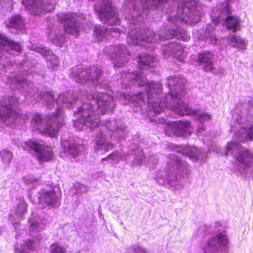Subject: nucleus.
Here are the masks:
<instances>
[{
    "instance_id": "f704fd0d",
    "label": "nucleus",
    "mask_w": 253,
    "mask_h": 253,
    "mask_svg": "<svg viewBox=\"0 0 253 253\" xmlns=\"http://www.w3.org/2000/svg\"><path fill=\"white\" fill-rule=\"evenodd\" d=\"M1 160L5 165H8L12 160V154L11 152L6 149H4L0 151Z\"/></svg>"
},
{
    "instance_id": "ddd939ff",
    "label": "nucleus",
    "mask_w": 253,
    "mask_h": 253,
    "mask_svg": "<svg viewBox=\"0 0 253 253\" xmlns=\"http://www.w3.org/2000/svg\"><path fill=\"white\" fill-rule=\"evenodd\" d=\"M21 46L17 42L9 41L3 34H0V63H4V66L10 65L11 60L7 55H15L20 53Z\"/></svg>"
},
{
    "instance_id": "f8f14e48",
    "label": "nucleus",
    "mask_w": 253,
    "mask_h": 253,
    "mask_svg": "<svg viewBox=\"0 0 253 253\" xmlns=\"http://www.w3.org/2000/svg\"><path fill=\"white\" fill-rule=\"evenodd\" d=\"M228 239L224 232L211 237L203 247L204 253H229Z\"/></svg>"
},
{
    "instance_id": "4be33fe9",
    "label": "nucleus",
    "mask_w": 253,
    "mask_h": 253,
    "mask_svg": "<svg viewBox=\"0 0 253 253\" xmlns=\"http://www.w3.org/2000/svg\"><path fill=\"white\" fill-rule=\"evenodd\" d=\"M40 201L51 206L56 208L60 204V194L54 189L52 188L50 190L43 189L40 193Z\"/></svg>"
},
{
    "instance_id": "4c0bfd02",
    "label": "nucleus",
    "mask_w": 253,
    "mask_h": 253,
    "mask_svg": "<svg viewBox=\"0 0 253 253\" xmlns=\"http://www.w3.org/2000/svg\"><path fill=\"white\" fill-rule=\"evenodd\" d=\"M51 253H65L66 250L64 248L58 244H52L50 246Z\"/></svg>"
},
{
    "instance_id": "37998d69",
    "label": "nucleus",
    "mask_w": 253,
    "mask_h": 253,
    "mask_svg": "<svg viewBox=\"0 0 253 253\" xmlns=\"http://www.w3.org/2000/svg\"><path fill=\"white\" fill-rule=\"evenodd\" d=\"M198 32H198V31H194V35L196 36V35L198 34Z\"/></svg>"
},
{
    "instance_id": "473e14b6",
    "label": "nucleus",
    "mask_w": 253,
    "mask_h": 253,
    "mask_svg": "<svg viewBox=\"0 0 253 253\" xmlns=\"http://www.w3.org/2000/svg\"><path fill=\"white\" fill-rule=\"evenodd\" d=\"M8 28L14 29L15 30H22L24 29V24L21 17L20 16H15L11 17L8 23L6 25Z\"/></svg>"
},
{
    "instance_id": "412c9836",
    "label": "nucleus",
    "mask_w": 253,
    "mask_h": 253,
    "mask_svg": "<svg viewBox=\"0 0 253 253\" xmlns=\"http://www.w3.org/2000/svg\"><path fill=\"white\" fill-rule=\"evenodd\" d=\"M173 148L176 152L187 155L194 161H204L207 158L206 153L195 146L174 145Z\"/></svg>"
},
{
    "instance_id": "f03ea898",
    "label": "nucleus",
    "mask_w": 253,
    "mask_h": 253,
    "mask_svg": "<svg viewBox=\"0 0 253 253\" xmlns=\"http://www.w3.org/2000/svg\"><path fill=\"white\" fill-rule=\"evenodd\" d=\"M7 83L12 89L18 88L21 90L27 99L38 101L43 100V104L49 109L56 107L55 114L48 115L44 119L41 114H37L32 120V124L36 129L50 137H55L58 133L59 127L64 124L62 107L72 108L74 103H76L79 99H75V97H71L72 94L69 92H65L59 94L55 100L52 92L46 91L39 93V88H36L32 82L18 75L8 77Z\"/></svg>"
},
{
    "instance_id": "393cba45",
    "label": "nucleus",
    "mask_w": 253,
    "mask_h": 253,
    "mask_svg": "<svg viewBox=\"0 0 253 253\" xmlns=\"http://www.w3.org/2000/svg\"><path fill=\"white\" fill-rule=\"evenodd\" d=\"M121 31L116 27L108 28L101 25L96 26L93 32V35L96 38L97 41H101L103 38L108 36L112 37H118Z\"/></svg>"
},
{
    "instance_id": "f3484780",
    "label": "nucleus",
    "mask_w": 253,
    "mask_h": 253,
    "mask_svg": "<svg viewBox=\"0 0 253 253\" xmlns=\"http://www.w3.org/2000/svg\"><path fill=\"white\" fill-rule=\"evenodd\" d=\"M165 130L166 134L169 136L187 137L191 135L193 127L189 121H179L168 123L165 126Z\"/></svg>"
},
{
    "instance_id": "58836bf2",
    "label": "nucleus",
    "mask_w": 253,
    "mask_h": 253,
    "mask_svg": "<svg viewBox=\"0 0 253 253\" xmlns=\"http://www.w3.org/2000/svg\"><path fill=\"white\" fill-rule=\"evenodd\" d=\"M132 249L135 253H147V250L145 249L138 245H134Z\"/></svg>"
},
{
    "instance_id": "a211bd4d",
    "label": "nucleus",
    "mask_w": 253,
    "mask_h": 253,
    "mask_svg": "<svg viewBox=\"0 0 253 253\" xmlns=\"http://www.w3.org/2000/svg\"><path fill=\"white\" fill-rule=\"evenodd\" d=\"M23 149L28 151L34 150L38 160L40 162L48 161L53 158L52 149L50 146L42 144L34 141L25 142Z\"/></svg>"
},
{
    "instance_id": "6ab92c4d",
    "label": "nucleus",
    "mask_w": 253,
    "mask_h": 253,
    "mask_svg": "<svg viewBox=\"0 0 253 253\" xmlns=\"http://www.w3.org/2000/svg\"><path fill=\"white\" fill-rule=\"evenodd\" d=\"M188 48L175 42L166 44L163 48L165 57L172 56L179 61H183L186 57Z\"/></svg>"
},
{
    "instance_id": "e433bc0d",
    "label": "nucleus",
    "mask_w": 253,
    "mask_h": 253,
    "mask_svg": "<svg viewBox=\"0 0 253 253\" xmlns=\"http://www.w3.org/2000/svg\"><path fill=\"white\" fill-rule=\"evenodd\" d=\"M27 211V204L24 201H21L18 204L16 210L15 214L20 217L23 215Z\"/></svg>"
},
{
    "instance_id": "2eb2a0df",
    "label": "nucleus",
    "mask_w": 253,
    "mask_h": 253,
    "mask_svg": "<svg viewBox=\"0 0 253 253\" xmlns=\"http://www.w3.org/2000/svg\"><path fill=\"white\" fill-rule=\"evenodd\" d=\"M56 0H23L22 4L33 15H39L53 10Z\"/></svg>"
},
{
    "instance_id": "39448f33",
    "label": "nucleus",
    "mask_w": 253,
    "mask_h": 253,
    "mask_svg": "<svg viewBox=\"0 0 253 253\" xmlns=\"http://www.w3.org/2000/svg\"><path fill=\"white\" fill-rule=\"evenodd\" d=\"M201 9L199 1L184 0L178 6L176 16L169 17L165 26L159 31V40L164 41L173 37L183 41L188 40L189 35L181 27L185 24L192 26L198 22L202 16Z\"/></svg>"
},
{
    "instance_id": "c756f323",
    "label": "nucleus",
    "mask_w": 253,
    "mask_h": 253,
    "mask_svg": "<svg viewBox=\"0 0 253 253\" xmlns=\"http://www.w3.org/2000/svg\"><path fill=\"white\" fill-rule=\"evenodd\" d=\"M238 139L241 141H246L253 139V125L241 126L237 134Z\"/></svg>"
},
{
    "instance_id": "1a4fd4ad",
    "label": "nucleus",
    "mask_w": 253,
    "mask_h": 253,
    "mask_svg": "<svg viewBox=\"0 0 253 253\" xmlns=\"http://www.w3.org/2000/svg\"><path fill=\"white\" fill-rule=\"evenodd\" d=\"M218 4L214 7L211 13V17L214 24H221L227 28L233 30L234 32L240 29V21L238 17L232 16L231 7L229 0Z\"/></svg>"
},
{
    "instance_id": "c03bdc74",
    "label": "nucleus",
    "mask_w": 253,
    "mask_h": 253,
    "mask_svg": "<svg viewBox=\"0 0 253 253\" xmlns=\"http://www.w3.org/2000/svg\"><path fill=\"white\" fill-rule=\"evenodd\" d=\"M152 159H153V157H151L150 158H149V161L150 162L152 160Z\"/></svg>"
},
{
    "instance_id": "c9c22d12",
    "label": "nucleus",
    "mask_w": 253,
    "mask_h": 253,
    "mask_svg": "<svg viewBox=\"0 0 253 253\" xmlns=\"http://www.w3.org/2000/svg\"><path fill=\"white\" fill-rule=\"evenodd\" d=\"M49 38L54 44L60 46L65 41V35L64 34L54 36L52 33H50L49 34Z\"/></svg>"
},
{
    "instance_id": "4468645a",
    "label": "nucleus",
    "mask_w": 253,
    "mask_h": 253,
    "mask_svg": "<svg viewBox=\"0 0 253 253\" xmlns=\"http://www.w3.org/2000/svg\"><path fill=\"white\" fill-rule=\"evenodd\" d=\"M103 51L113 60L115 69L124 66L128 61L129 54L124 44L106 46Z\"/></svg>"
},
{
    "instance_id": "dca6fc26",
    "label": "nucleus",
    "mask_w": 253,
    "mask_h": 253,
    "mask_svg": "<svg viewBox=\"0 0 253 253\" xmlns=\"http://www.w3.org/2000/svg\"><path fill=\"white\" fill-rule=\"evenodd\" d=\"M58 22L64 25L65 31L77 36L80 32V17L75 13H62L57 15Z\"/></svg>"
},
{
    "instance_id": "9d476101",
    "label": "nucleus",
    "mask_w": 253,
    "mask_h": 253,
    "mask_svg": "<svg viewBox=\"0 0 253 253\" xmlns=\"http://www.w3.org/2000/svg\"><path fill=\"white\" fill-rule=\"evenodd\" d=\"M5 67L4 63H0V71ZM18 103L15 96H6L0 100V119L7 126L17 125L20 123L21 116L15 110Z\"/></svg>"
},
{
    "instance_id": "2f4dec72",
    "label": "nucleus",
    "mask_w": 253,
    "mask_h": 253,
    "mask_svg": "<svg viewBox=\"0 0 253 253\" xmlns=\"http://www.w3.org/2000/svg\"><path fill=\"white\" fill-rule=\"evenodd\" d=\"M128 155L122 151H115L107 157L102 158V161H108L112 164H117L121 160H126Z\"/></svg>"
},
{
    "instance_id": "79ce46f5",
    "label": "nucleus",
    "mask_w": 253,
    "mask_h": 253,
    "mask_svg": "<svg viewBox=\"0 0 253 253\" xmlns=\"http://www.w3.org/2000/svg\"><path fill=\"white\" fill-rule=\"evenodd\" d=\"M160 123H165V120L163 119H161L160 120V122H159Z\"/></svg>"
},
{
    "instance_id": "0eeeda50",
    "label": "nucleus",
    "mask_w": 253,
    "mask_h": 253,
    "mask_svg": "<svg viewBox=\"0 0 253 253\" xmlns=\"http://www.w3.org/2000/svg\"><path fill=\"white\" fill-rule=\"evenodd\" d=\"M189 173L188 164L173 153L169 157L166 168L157 171L154 178L159 185L174 189Z\"/></svg>"
},
{
    "instance_id": "ea45409f",
    "label": "nucleus",
    "mask_w": 253,
    "mask_h": 253,
    "mask_svg": "<svg viewBox=\"0 0 253 253\" xmlns=\"http://www.w3.org/2000/svg\"><path fill=\"white\" fill-rule=\"evenodd\" d=\"M76 187L79 189V192L81 193H85L88 190L87 187L85 185L81 184H78Z\"/></svg>"
},
{
    "instance_id": "b1692460",
    "label": "nucleus",
    "mask_w": 253,
    "mask_h": 253,
    "mask_svg": "<svg viewBox=\"0 0 253 253\" xmlns=\"http://www.w3.org/2000/svg\"><path fill=\"white\" fill-rule=\"evenodd\" d=\"M61 147L66 155L74 158L80 155L84 150V146L72 142L63 136L61 137Z\"/></svg>"
},
{
    "instance_id": "9b49d317",
    "label": "nucleus",
    "mask_w": 253,
    "mask_h": 253,
    "mask_svg": "<svg viewBox=\"0 0 253 253\" xmlns=\"http://www.w3.org/2000/svg\"><path fill=\"white\" fill-rule=\"evenodd\" d=\"M102 68L93 66L88 68L81 66H76L71 69L70 76L75 82L80 83H89L96 86L100 79Z\"/></svg>"
},
{
    "instance_id": "a19ab883",
    "label": "nucleus",
    "mask_w": 253,
    "mask_h": 253,
    "mask_svg": "<svg viewBox=\"0 0 253 253\" xmlns=\"http://www.w3.org/2000/svg\"><path fill=\"white\" fill-rule=\"evenodd\" d=\"M38 181L39 180L38 179H35V178H30L26 180V183L27 185H29L30 184H32V183H33L34 184H36V183H38Z\"/></svg>"
},
{
    "instance_id": "20e7f679",
    "label": "nucleus",
    "mask_w": 253,
    "mask_h": 253,
    "mask_svg": "<svg viewBox=\"0 0 253 253\" xmlns=\"http://www.w3.org/2000/svg\"><path fill=\"white\" fill-rule=\"evenodd\" d=\"M82 105L75 115L77 120L74 126L77 129L84 126L92 129L100 123V115L112 112L116 104L112 95L100 92L86 94L80 96Z\"/></svg>"
},
{
    "instance_id": "a878e982",
    "label": "nucleus",
    "mask_w": 253,
    "mask_h": 253,
    "mask_svg": "<svg viewBox=\"0 0 253 253\" xmlns=\"http://www.w3.org/2000/svg\"><path fill=\"white\" fill-rule=\"evenodd\" d=\"M198 62L202 66L204 71L215 73L213 67V57L211 52L204 51L199 53Z\"/></svg>"
},
{
    "instance_id": "7ed1b4c3",
    "label": "nucleus",
    "mask_w": 253,
    "mask_h": 253,
    "mask_svg": "<svg viewBox=\"0 0 253 253\" xmlns=\"http://www.w3.org/2000/svg\"><path fill=\"white\" fill-rule=\"evenodd\" d=\"M175 0H129L125 3V12L127 14L126 18L129 19V26L127 42L129 44L139 45L146 48H154L151 42L156 41L154 39V33L149 28L143 25V19L147 16L154 18L152 12L156 8H164L173 3Z\"/></svg>"
},
{
    "instance_id": "cd10ccee",
    "label": "nucleus",
    "mask_w": 253,
    "mask_h": 253,
    "mask_svg": "<svg viewBox=\"0 0 253 253\" xmlns=\"http://www.w3.org/2000/svg\"><path fill=\"white\" fill-rule=\"evenodd\" d=\"M21 64L23 65L24 75L28 76L35 74L41 77H44L45 72L41 69L42 66L39 63L34 62L29 64H27V61H25Z\"/></svg>"
},
{
    "instance_id": "423d86ee",
    "label": "nucleus",
    "mask_w": 253,
    "mask_h": 253,
    "mask_svg": "<svg viewBox=\"0 0 253 253\" xmlns=\"http://www.w3.org/2000/svg\"><path fill=\"white\" fill-rule=\"evenodd\" d=\"M86 129L90 130L96 129L97 130L94 140V150L100 154H103L113 148L114 143L109 139L120 141L125 139L128 134L126 126L120 119L102 121L92 129L84 126L80 130Z\"/></svg>"
},
{
    "instance_id": "72a5a7b5",
    "label": "nucleus",
    "mask_w": 253,
    "mask_h": 253,
    "mask_svg": "<svg viewBox=\"0 0 253 253\" xmlns=\"http://www.w3.org/2000/svg\"><path fill=\"white\" fill-rule=\"evenodd\" d=\"M133 151L135 159L134 163L137 165L142 164L145 159V156L144 155L142 148L139 146L135 149H133Z\"/></svg>"
},
{
    "instance_id": "5701e85b",
    "label": "nucleus",
    "mask_w": 253,
    "mask_h": 253,
    "mask_svg": "<svg viewBox=\"0 0 253 253\" xmlns=\"http://www.w3.org/2000/svg\"><path fill=\"white\" fill-rule=\"evenodd\" d=\"M31 50L35 51L40 53L43 56H45L47 66L49 69H53L59 65V60L57 57L47 47L36 45L28 46Z\"/></svg>"
},
{
    "instance_id": "bb28decb",
    "label": "nucleus",
    "mask_w": 253,
    "mask_h": 253,
    "mask_svg": "<svg viewBox=\"0 0 253 253\" xmlns=\"http://www.w3.org/2000/svg\"><path fill=\"white\" fill-rule=\"evenodd\" d=\"M198 38L206 41L211 44H216L217 39L215 36V28L213 25H208L200 31Z\"/></svg>"
},
{
    "instance_id": "aec40b11",
    "label": "nucleus",
    "mask_w": 253,
    "mask_h": 253,
    "mask_svg": "<svg viewBox=\"0 0 253 253\" xmlns=\"http://www.w3.org/2000/svg\"><path fill=\"white\" fill-rule=\"evenodd\" d=\"M248 106L247 104L244 105V108L240 110L238 109H234L230 124L231 131L236 132L235 128H238V126L239 127L241 125H243L250 120L252 111L251 109H246L245 107Z\"/></svg>"
},
{
    "instance_id": "7c9ffc66",
    "label": "nucleus",
    "mask_w": 253,
    "mask_h": 253,
    "mask_svg": "<svg viewBox=\"0 0 253 253\" xmlns=\"http://www.w3.org/2000/svg\"><path fill=\"white\" fill-rule=\"evenodd\" d=\"M156 59L148 54L139 55L137 58V61L140 67L144 68L153 67L155 64Z\"/></svg>"
},
{
    "instance_id": "c85d7f7f",
    "label": "nucleus",
    "mask_w": 253,
    "mask_h": 253,
    "mask_svg": "<svg viewBox=\"0 0 253 253\" xmlns=\"http://www.w3.org/2000/svg\"><path fill=\"white\" fill-rule=\"evenodd\" d=\"M229 45L231 46L236 47L239 50H244L246 48L248 41L239 36L231 34L228 37Z\"/></svg>"
},
{
    "instance_id": "6e6552de",
    "label": "nucleus",
    "mask_w": 253,
    "mask_h": 253,
    "mask_svg": "<svg viewBox=\"0 0 253 253\" xmlns=\"http://www.w3.org/2000/svg\"><path fill=\"white\" fill-rule=\"evenodd\" d=\"M233 155L236 162L231 169L232 172L243 177L252 176L253 167V153L247 149H243L238 142L231 141L226 146L225 155Z\"/></svg>"
},
{
    "instance_id": "f257e3e1",
    "label": "nucleus",
    "mask_w": 253,
    "mask_h": 253,
    "mask_svg": "<svg viewBox=\"0 0 253 253\" xmlns=\"http://www.w3.org/2000/svg\"><path fill=\"white\" fill-rule=\"evenodd\" d=\"M145 77L142 71H125L122 73L120 79L123 88H127L134 84L138 86L144 87L146 94L141 92L138 94L130 95L125 92L118 91L117 93V97L121 104L129 105L133 108V111L138 112L142 109L143 104H145V97L147 96V104L150 111H153L157 115L167 109L180 116H192L201 124L198 127V132L205 129L203 124L211 120V115L206 112L192 110L184 102L183 97L185 94V79L176 76L168 77L167 85L170 91L164 98H162L159 100L162 90V84L158 82H149Z\"/></svg>"
}]
</instances>
